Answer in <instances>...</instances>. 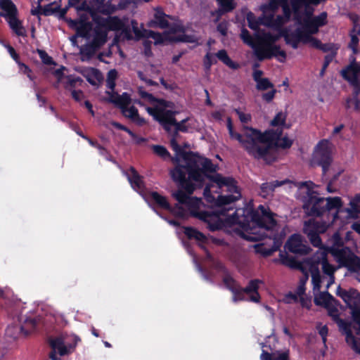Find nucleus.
<instances>
[{"mask_svg": "<svg viewBox=\"0 0 360 360\" xmlns=\"http://www.w3.org/2000/svg\"><path fill=\"white\" fill-rule=\"evenodd\" d=\"M332 224L330 221H319L316 219H309L305 221L303 226V233L307 235L311 244L316 248H321L322 240L321 233L326 231L328 226Z\"/></svg>", "mask_w": 360, "mask_h": 360, "instance_id": "nucleus-12", "label": "nucleus"}, {"mask_svg": "<svg viewBox=\"0 0 360 360\" xmlns=\"http://www.w3.org/2000/svg\"><path fill=\"white\" fill-rule=\"evenodd\" d=\"M288 182H290V181L288 179H285L283 181L276 180V181H274L271 182L263 183L260 186V193H259L262 196L265 198L267 195H269V194H271V193H273L276 188L283 186Z\"/></svg>", "mask_w": 360, "mask_h": 360, "instance_id": "nucleus-26", "label": "nucleus"}, {"mask_svg": "<svg viewBox=\"0 0 360 360\" xmlns=\"http://www.w3.org/2000/svg\"><path fill=\"white\" fill-rule=\"evenodd\" d=\"M235 112L238 115V118L242 123H248L251 120V116L249 114H245L239 109H235Z\"/></svg>", "mask_w": 360, "mask_h": 360, "instance_id": "nucleus-61", "label": "nucleus"}, {"mask_svg": "<svg viewBox=\"0 0 360 360\" xmlns=\"http://www.w3.org/2000/svg\"><path fill=\"white\" fill-rule=\"evenodd\" d=\"M333 160L332 144L326 139L321 140L314 148L311 160V164L321 167L322 169V176L325 177L333 162Z\"/></svg>", "mask_w": 360, "mask_h": 360, "instance_id": "nucleus-11", "label": "nucleus"}, {"mask_svg": "<svg viewBox=\"0 0 360 360\" xmlns=\"http://www.w3.org/2000/svg\"><path fill=\"white\" fill-rule=\"evenodd\" d=\"M312 21L317 25L319 28L327 23V13L326 12H323L317 16L311 18Z\"/></svg>", "mask_w": 360, "mask_h": 360, "instance_id": "nucleus-50", "label": "nucleus"}, {"mask_svg": "<svg viewBox=\"0 0 360 360\" xmlns=\"http://www.w3.org/2000/svg\"><path fill=\"white\" fill-rule=\"evenodd\" d=\"M199 167L200 170L202 172V175L200 178H197V179L193 180L198 182V185L200 186H204L205 181L207 179L212 182L211 176H213L214 175H209L207 174V172L212 173L215 172V166L211 160L208 158H200Z\"/></svg>", "mask_w": 360, "mask_h": 360, "instance_id": "nucleus-21", "label": "nucleus"}, {"mask_svg": "<svg viewBox=\"0 0 360 360\" xmlns=\"http://www.w3.org/2000/svg\"><path fill=\"white\" fill-rule=\"evenodd\" d=\"M321 264V259L316 262H312L310 263L309 270L311 275L320 274L319 264Z\"/></svg>", "mask_w": 360, "mask_h": 360, "instance_id": "nucleus-62", "label": "nucleus"}, {"mask_svg": "<svg viewBox=\"0 0 360 360\" xmlns=\"http://www.w3.org/2000/svg\"><path fill=\"white\" fill-rule=\"evenodd\" d=\"M82 83V78L75 75L65 76L63 82L64 87L70 91L75 90V88L80 86Z\"/></svg>", "mask_w": 360, "mask_h": 360, "instance_id": "nucleus-35", "label": "nucleus"}, {"mask_svg": "<svg viewBox=\"0 0 360 360\" xmlns=\"http://www.w3.org/2000/svg\"><path fill=\"white\" fill-rule=\"evenodd\" d=\"M216 57H217V58L224 64L233 70H237L240 68L239 64L233 61L229 56L226 51L224 49L219 50L216 53Z\"/></svg>", "mask_w": 360, "mask_h": 360, "instance_id": "nucleus-34", "label": "nucleus"}, {"mask_svg": "<svg viewBox=\"0 0 360 360\" xmlns=\"http://www.w3.org/2000/svg\"><path fill=\"white\" fill-rule=\"evenodd\" d=\"M68 5L78 12H85L84 18L70 19L68 23L77 30L78 36L86 38L93 46L99 47L106 41L108 30L121 31L124 38H133L127 18L100 16L99 14L108 15L116 11L112 0H69Z\"/></svg>", "mask_w": 360, "mask_h": 360, "instance_id": "nucleus-1", "label": "nucleus"}, {"mask_svg": "<svg viewBox=\"0 0 360 360\" xmlns=\"http://www.w3.org/2000/svg\"><path fill=\"white\" fill-rule=\"evenodd\" d=\"M226 125L231 139L237 140L249 155H250V153H253L252 145H251L250 141L251 139L248 136V134H250V131L245 129V131L243 135L235 131L233 129L232 120L230 117H227Z\"/></svg>", "mask_w": 360, "mask_h": 360, "instance_id": "nucleus-19", "label": "nucleus"}, {"mask_svg": "<svg viewBox=\"0 0 360 360\" xmlns=\"http://www.w3.org/2000/svg\"><path fill=\"white\" fill-rule=\"evenodd\" d=\"M38 53L40 58L44 64L51 65L53 63V60L51 57H50L46 51L42 50H38Z\"/></svg>", "mask_w": 360, "mask_h": 360, "instance_id": "nucleus-58", "label": "nucleus"}, {"mask_svg": "<svg viewBox=\"0 0 360 360\" xmlns=\"http://www.w3.org/2000/svg\"><path fill=\"white\" fill-rule=\"evenodd\" d=\"M127 179L132 188L141 194L143 191V183L141 177L134 168L130 169V174H127Z\"/></svg>", "mask_w": 360, "mask_h": 360, "instance_id": "nucleus-27", "label": "nucleus"}, {"mask_svg": "<svg viewBox=\"0 0 360 360\" xmlns=\"http://www.w3.org/2000/svg\"><path fill=\"white\" fill-rule=\"evenodd\" d=\"M73 340L74 344H70L63 335L51 339L49 343L52 352L49 354L50 359L51 360H60L61 356H64L73 350L79 339L75 336Z\"/></svg>", "mask_w": 360, "mask_h": 360, "instance_id": "nucleus-14", "label": "nucleus"}, {"mask_svg": "<svg viewBox=\"0 0 360 360\" xmlns=\"http://www.w3.org/2000/svg\"><path fill=\"white\" fill-rule=\"evenodd\" d=\"M109 95V97L104 98V100L120 108L124 116L131 119L139 125L145 123L144 119L139 116L138 110L134 106L129 107L131 103V98L128 93L124 92L120 95L117 92H111Z\"/></svg>", "mask_w": 360, "mask_h": 360, "instance_id": "nucleus-10", "label": "nucleus"}, {"mask_svg": "<svg viewBox=\"0 0 360 360\" xmlns=\"http://www.w3.org/2000/svg\"><path fill=\"white\" fill-rule=\"evenodd\" d=\"M340 49V45L338 44L335 43H326L323 44L321 42V46L320 47V50L322 51L323 53H336L338 54V51Z\"/></svg>", "mask_w": 360, "mask_h": 360, "instance_id": "nucleus-45", "label": "nucleus"}, {"mask_svg": "<svg viewBox=\"0 0 360 360\" xmlns=\"http://www.w3.org/2000/svg\"><path fill=\"white\" fill-rule=\"evenodd\" d=\"M279 256L281 263L288 266L290 264L289 263H290V262L292 260V257L289 256L287 254L280 253Z\"/></svg>", "mask_w": 360, "mask_h": 360, "instance_id": "nucleus-64", "label": "nucleus"}, {"mask_svg": "<svg viewBox=\"0 0 360 360\" xmlns=\"http://www.w3.org/2000/svg\"><path fill=\"white\" fill-rule=\"evenodd\" d=\"M333 254L340 266L346 267L349 271H355L356 267L359 266L360 257L348 247L337 249Z\"/></svg>", "mask_w": 360, "mask_h": 360, "instance_id": "nucleus-15", "label": "nucleus"}, {"mask_svg": "<svg viewBox=\"0 0 360 360\" xmlns=\"http://www.w3.org/2000/svg\"><path fill=\"white\" fill-rule=\"evenodd\" d=\"M338 304H330L328 307L325 309L328 311V314L330 316L334 321H338L339 319V311L337 308Z\"/></svg>", "mask_w": 360, "mask_h": 360, "instance_id": "nucleus-51", "label": "nucleus"}, {"mask_svg": "<svg viewBox=\"0 0 360 360\" xmlns=\"http://www.w3.org/2000/svg\"><path fill=\"white\" fill-rule=\"evenodd\" d=\"M64 70L65 68L62 67L61 68L56 70L53 72L54 75L57 77L58 79L57 84L55 85L56 88H58V83L63 82L65 80V76L63 75Z\"/></svg>", "mask_w": 360, "mask_h": 360, "instance_id": "nucleus-59", "label": "nucleus"}, {"mask_svg": "<svg viewBox=\"0 0 360 360\" xmlns=\"http://www.w3.org/2000/svg\"><path fill=\"white\" fill-rule=\"evenodd\" d=\"M20 326L11 325L7 327L6 335L13 339H15L20 333L24 335L29 334L34 329L37 325V321L32 317L23 316L20 320Z\"/></svg>", "mask_w": 360, "mask_h": 360, "instance_id": "nucleus-17", "label": "nucleus"}, {"mask_svg": "<svg viewBox=\"0 0 360 360\" xmlns=\"http://www.w3.org/2000/svg\"><path fill=\"white\" fill-rule=\"evenodd\" d=\"M11 29L18 35L26 36V30L22 25V22L18 19L17 15L6 19Z\"/></svg>", "mask_w": 360, "mask_h": 360, "instance_id": "nucleus-31", "label": "nucleus"}, {"mask_svg": "<svg viewBox=\"0 0 360 360\" xmlns=\"http://www.w3.org/2000/svg\"><path fill=\"white\" fill-rule=\"evenodd\" d=\"M276 92V89H272L271 91L262 94V98L263 101H264L265 102L270 103L274 98Z\"/></svg>", "mask_w": 360, "mask_h": 360, "instance_id": "nucleus-56", "label": "nucleus"}, {"mask_svg": "<svg viewBox=\"0 0 360 360\" xmlns=\"http://www.w3.org/2000/svg\"><path fill=\"white\" fill-rule=\"evenodd\" d=\"M180 128L174 130L172 132L168 133L169 136V145L172 149L175 152L174 157H172L167 149L160 145L152 146V149L154 153L158 156L160 157L163 160L169 159L174 164H175L174 168L170 169L169 174L171 179L178 186L180 184V146L179 145L178 133Z\"/></svg>", "mask_w": 360, "mask_h": 360, "instance_id": "nucleus-9", "label": "nucleus"}, {"mask_svg": "<svg viewBox=\"0 0 360 360\" xmlns=\"http://www.w3.org/2000/svg\"><path fill=\"white\" fill-rule=\"evenodd\" d=\"M240 35L243 41L253 49L255 55L259 61L274 57L276 58L280 63L285 61L286 52L281 50L279 45L276 44L280 38L279 35L273 34L269 32H262L255 33L252 36L245 28L241 30Z\"/></svg>", "mask_w": 360, "mask_h": 360, "instance_id": "nucleus-5", "label": "nucleus"}, {"mask_svg": "<svg viewBox=\"0 0 360 360\" xmlns=\"http://www.w3.org/2000/svg\"><path fill=\"white\" fill-rule=\"evenodd\" d=\"M244 129L250 131V134L248 135L253 148V153H250V156L257 160H263L269 165L274 162L277 157L273 149L275 142L279 141L283 135V128L268 129L264 132L247 126L244 127Z\"/></svg>", "mask_w": 360, "mask_h": 360, "instance_id": "nucleus-6", "label": "nucleus"}, {"mask_svg": "<svg viewBox=\"0 0 360 360\" xmlns=\"http://www.w3.org/2000/svg\"><path fill=\"white\" fill-rule=\"evenodd\" d=\"M274 360H290L289 349H286L285 351L277 350L274 352Z\"/></svg>", "mask_w": 360, "mask_h": 360, "instance_id": "nucleus-53", "label": "nucleus"}, {"mask_svg": "<svg viewBox=\"0 0 360 360\" xmlns=\"http://www.w3.org/2000/svg\"><path fill=\"white\" fill-rule=\"evenodd\" d=\"M255 248L257 253H259L264 257L271 256L275 251L277 250V248L276 247L269 248H266L264 244L256 245Z\"/></svg>", "mask_w": 360, "mask_h": 360, "instance_id": "nucleus-43", "label": "nucleus"}, {"mask_svg": "<svg viewBox=\"0 0 360 360\" xmlns=\"http://www.w3.org/2000/svg\"><path fill=\"white\" fill-rule=\"evenodd\" d=\"M345 332L346 342L351 345L352 348L359 354H360V340H358L353 335L349 326H345L344 328Z\"/></svg>", "mask_w": 360, "mask_h": 360, "instance_id": "nucleus-32", "label": "nucleus"}, {"mask_svg": "<svg viewBox=\"0 0 360 360\" xmlns=\"http://www.w3.org/2000/svg\"><path fill=\"white\" fill-rule=\"evenodd\" d=\"M198 43V38L193 34H186L185 30L181 25V43Z\"/></svg>", "mask_w": 360, "mask_h": 360, "instance_id": "nucleus-52", "label": "nucleus"}, {"mask_svg": "<svg viewBox=\"0 0 360 360\" xmlns=\"http://www.w3.org/2000/svg\"><path fill=\"white\" fill-rule=\"evenodd\" d=\"M139 94L151 103L153 106L147 107V112L161 124L166 131L171 133L180 128V123L175 117L179 114V111L174 108V104L172 102L155 99L152 94L142 90H139Z\"/></svg>", "mask_w": 360, "mask_h": 360, "instance_id": "nucleus-7", "label": "nucleus"}, {"mask_svg": "<svg viewBox=\"0 0 360 360\" xmlns=\"http://www.w3.org/2000/svg\"><path fill=\"white\" fill-rule=\"evenodd\" d=\"M256 88L259 91H265L268 89H273L274 84L269 81L268 78L265 77L257 83Z\"/></svg>", "mask_w": 360, "mask_h": 360, "instance_id": "nucleus-49", "label": "nucleus"}, {"mask_svg": "<svg viewBox=\"0 0 360 360\" xmlns=\"http://www.w3.org/2000/svg\"><path fill=\"white\" fill-rule=\"evenodd\" d=\"M360 33V26L359 30L356 33V28L353 27V29L349 32V36L351 37L350 41L349 43L348 47L352 49L354 54H356L358 53V44L359 42V39L357 36V34Z\"/></svg>", "mask_w": 360, "mask_h": 360, "instance_id": "nucleus-40", "label": "nucleus"}, {"mask_svg": "<svg viewBox=\"0 0 360 360\" xmlns=\"http://www.w3.org/2000/svg\"><path fill=\"white\" fill-rule=\"evenodd\" d=\"M59 8L60 5L58 4L57 0H54L44 7L42 13L45 15H50L56 13Z\"/></svg>", "mask_w": 360, "mask_h": 360, "instance_id": "nucleus-46", "label": "nucleus"}, {"mask_svg": "<svg viewBox=\"0 0 360 360\" xmlns=\"http://www.w3.org/2000/svg\"><path fill=\"white\" fill-rule=\"evenodd\" d=\"M311 276V281L314 285V290H319L321 283V274H313Z\"/></svg>", "mask_w": 360, "mask_h": 360, "instance_id": "nucleus-60", "label": "nucleus"}, {"mask_svg": "<svg viewBox=\"0 0 360 360\" xmlns=\"http://www.w3.org/2000/svg\"><path fill=\"white\" fill-rule=\"evenodd\" d=\"M223 282L226 287L231 292H233L234 289L239 286L237 282L231 276L224 277Z\"/></svg>", "mask_w": 360, "mask_h": 360, "instance_id": "nucleus-54", "label": "nucleus"}, {"mask_svg": "<svg viewBox=\"0 0 360 360\" xmlns=\"http://www.w3.org/2000/svg\"><path fill=\"white\" fill-rule=\"evenodd\" d=\"M117 78V72L115 70H110L107 75L106 78V86L108 90L105 91L106 96L109 97V94L115 91V81Z\"/></svg>", "mask_w": 360, "mask_h": 360, "instance_id": "nucleus-36", "label": "nucleus"}, {"mask_svg": "<svg viewBox=\"0 0 360 360\" xmlns=\"http://www.w3.org/2000/svg\"><path fill=\"white\" fill-rule=\"evenodd\" d=\"M292 145V141L290 139L288 136H284L282 139L281 138L279 141H277L274 143V146L281 148L282 149H288L290 148Z\"/></svg>", "mask_w": 360, "mask_h": 360, "instance_id": "nucleus-48", "label": "nucleus"}, {"mask_svg": "<svg viewBox=\"0 0 360 360\" xmlns=\"http://www.w3.org/2000/svg\"><path fill=\"white\" fill-rule=\"evenodd\" d=\"M349 208H346L345 211L348 214V217L351 219H357L360 214V193L356 194L349 202Z\"/></svg>", "mask_w": 360, "mask_h": 360, "instance_id": "nucleus-29", "label": "nucleus"}, {"mask_svg": "<svg viewBox=\"0 0 360 360\" xmlns=\"http://www.w3.org/2000/svg\"><path fill=\"white\" fill-rule=\"evenodd\" d=\"M0 8L4 11L0 15L6 19L18 15L17 8L11 0H0Z\"/></svg>", "mask_w": 360, "mask_h": 360, "instance_id": "nucleus-28", "label": "nucleus"}, {"mask_svg": "<svg viewBox=\"0 0 360 360\" xmlns=\"http://www.w3.org/2000/svg\"><path fill=\"white\" fill-rule=\"evenodd\" d=\"M232 293L233 295V301L235 302L247 300L245 297L246 292L244 291V288H241L240 285L234 289Z\"/></svg>", "mask_w": 360, "mask_h": 360, "instance_id": "nucleus-47", "label": "nucleus"}, {"mask_svg": "<svg viewBox=\"0 0 360 360\" xmlns=\"http://www.w3.org/2000/svg\"><path fill=\"white\" fill-rule=\"evenodd\" d=\"M285 246L289 252L300 255H307L311 251L307 244L303 243L302 237L299 234L292 235L288 240Z\"/></svg>", "mask_w": 360, "mask_h": 360, "instance_id": "nucleus-20", "label": "nucleus"}, {"mask_svg": "<svg viewBox=\"0 0 360 360\" xmlns=\"http://www.w3.org/2000/svg\"><path fill=\"white\" fill-rule=\"evenodd\" d=\"M328 333V328L326 325L323 326L319 328V334L321 335L323 344H326L327 335Z\"/></svg>", "mask_w": 360, "mask_h": 360, "instance_id": "nucleus-63", "label": "nucleus"}, {"mask_svg": "<svg viewBox=\"0 0 360 360\" xmlns=\"http://www.w3.org/2000/svg\"><path fill=\"white\" fill-rule=\"evenodd\" d=\"M321 264L323 274L328 276L334 275L335 268L328 262L326 255H323L321 259Z\"/></svg>", "mask_w": 360, "mask_h": 360, "instance_id": "nucleus-41", "label": "nucleus"}, {"mask_svg": "<svg viewBox=\"0 0 360 360\" xmlns=\"http://www.w3.org/2000/svg\"><path fill=\"white\" fill-rule=\"evenodd\" d=\"M262 283L259 279L250 280L248 285L244 288V291L247 295H250L249 300L258 303L260 300V295L258 292L259 284Z\"/></svg>", "mask_w": 360, "mask_h": 360, "instance_id": "nucleus-24", "label": "nucleus"}, {"mask_svg": "<svg viewBox=\"0 0 360 360\" xmlns=\"http://www.w3.org/2000/svg\"><path fill=\"white\" fill-rule=\"evenodd\" d=\"M247 18L248 27L251 30H255L256 31L255 33L265 32L264 30H259V22L257 20V19L255 18V15H254L253 13L249 12L247 14V18Z\"/></svg>", "mask_w": 360, "mask_h": 360, "instance_id": "nucleus-44", "label": "nucleus"}, {"mask_svg": "<svg viewBox=\"0 0 360 360\" xmlns=\"http://www.w3.org/2000/svg\"><path fill=\"white\" fill-rule=\"evenodd\" d=\"M204 186L198 185V182L186 179L185 174L181 171V205H184L187 199V195H191L197 188H201Z\"/></svg>", "mask_w": 360, "mask_h": 360, "instance_id": "nucleus-22", "label": "nucleus"}, {"mask_svg": "<svg viewBox=\"0 0 360 360\" xmlns=\"http://www.w3.org/2000/svg\"><path fill=\"white\" fill-rule=\"evenodd\" d=\"M310 34H315L319 32V27L310 18L304 20V27L302 28Z\"/></svg>", "mask_w": 360, "mask_h": 360, "instance_id": "nucleus-42", "label": "nucleus"}, {"mask_svg": "<svg viewBox=\"0 0 360 360\" xmlns=\"http://www.w3.org/2000/svg\"><path fill=\"white\" fill-rule=\"evenodd\" d=\"M295 186L299 189L305 188V195L302 197V208L308 216L321 217L326 214L333 224L339 218V212L342 207V200L340 197L323 198L314 191L316 185L311 181H298Z\"/></svg>", "mask_w": 360, "mask_h": 360, "instance_id": "nucleus-4", "label": "nucleus"}, {"mask_svg": "<svg viewBox=\"0 0 360 360\" xmlns=\"http://www.w3.org/2000/svg\"><path fill=\"white\" fill-rule=\"evenodd\" d=\"M287 118V114L282 111L278 112L273 120L271 121L270 124L272 127H278V128H289V125H286L285 121Z\"/></svg>", "mask_w": 360, "mask_h": 360, "instance_id": "nucleus-39", "label": "nucleus"}, {"mask_svg": "<svg viewBox=\"0 0 360 360\" xmlns=\"http://www.w3.org/2000/svg\"><path fill=\"white\" fill-rule=\"evenodd\" d=\"M314 302L316 306L328 307L330 304H339L340 302L328 291L320 292L314 297Z\"/></svg>", "mask_w": 360, "mask_h": 360, "instance_id": "nucleus-23", "label": "nucleus"}, {"mask_svg": "<svg viewBox=\"0 0 360 360\" xmlns=\"http://www.w3.org/2000/svg\"><path fill=\"white\" fill-rule=\"evenodd\" d=\"M150 26L152 27H160L162 29L169 27L167 32L161 34L154 31L146 32V37L154 39L155 44H161L165 41L176 42L180 41V26L178 21H176L172 17L166 15L160 8L155 11L154 18L150 22Z\"/></svg>", "mask_w": 360, "mask_h": 360, "instance_id": "nucleus-8", "label": "nucleus"}, {"mask_svg": "<svg viewBox=\"0 0 360 360\" xmlns=\"http://www.w3.org/2000/svg\"><path fill=\"white\" fill-rule=\"evenodd\" d=\"M217 61L214 58L212 54H211L210 53H207L205 55V58H204V65L207 70H209L210 68V67L212 66V65L215 63Z\"/></svg>", "mask_w": 360, "mask_h": 360, "instance_id": "nucleus-57", "label": "nucleus"}, {"mask_svg": "<svg viewBox=\"0 0 360 360\" xmlns=\"http://www.w3.org/2000/svg\"><path fill=\"white\" fill-rule=\"evenodd\" d=\"M360 73V63L356 61V58L352 57L350 63L341 71L342 77L347 81L355 89L356 94L360 92V81L358 74Z\"/></svg>", "mask_w": 360, "mask_h": 360, "instance_id": "nucleus-18", "label": "nucleus"}, {"mask_svg": "<svg viewBox=\"0 0 360 360\" xmlns=\"http://www.w3.org/2000/svg\"><path fill=\"white\" fill-rule=\"evenodd\" d=\"M348 299L345 298L344 302L349 308L356 306L360 300V293L356 289L351 288L347 291Z\"/></svg>", "mask_w": 360, "mask_h": 360, "instance_id": "nucleus-38", "label": "nucleus"}, {"mask_svg": "<svg viewBox=\"0 0 360 360\" xmlns=\"http://www.w3.org/2000/svg\"><path fill=\"white\" fill-rule=\"evenodd\" d=\"M345 332L346 342L351 345L352 348L359 354H360V340H358L353 335L349 326H345L344 328Z\"/></svg>", "mask_w": 360, "mask_h": 360, "instance_id": "nucleus-33", "label": "nucleus"}, {"mask_svg": "<svg viewBox=\"0 0 360 360\" xmlns=\"http://www.w3.org/2000/svg\"><path fill=\"white\" fill-rule=\"evenodd\" d=\"M299 34L300 42L304 44H308L311 41V39L312 38L311 34L304 31L302 28H299Z\"/></svg>", "mask_w": 360, "mask_h": 360, "instance_id": "nucleus-55", "label": "nucleus"}, {"mask_svg": "<svg viewBox=\"0 0 360 360\" xmlns=\"http://www.w3.org/2000/svg\"><path fill=\"white\" fill-rule=\"evenodd\" d=\"M184 204L187 205L190 215L202 221L210 231L238 225L242 231L252 233L255 226L270 231L277 224L274 217V214L268 207L263 205H259L257 209L255 210L251 203L245 204L243 207L236 208L232 216L221 219L220 214H224L226 210H202L201 206L203 202L200 198L187 197Z\"/></svg>", "mask_w": 360, "mask_h": 360, "instance_id": "nucleus-2", "label": "nucleus"}, {"mask_svg": "<svg viewBox=\"0 0 360 360\" xmlns=\"http://www.w3.org/2000/svg\"><path fill=\"white\" fill-rule=\"evenodd\" d=\"M200 158V156L193 152L184 150L183 146H181V160L184 161L186 164L188 178L190 179H197V178H200L202 175V172L200 170L199 167Z\"/></svg>", "mask_w": 360, "mask_h": 360, "instance_id": "nucleus-16", "label": "nucleus"}, {"mask_svg": "<svg viewBox=\"0 0 360 360\" xmlns=\"http://www.w3.org/2000/svg\"><path fill=\"white\" fill-rule=\"evenodd\" d=\"M212 182L205 183L203 195L206 202L216 207L212 211L225 210L220 214L221 219H225L233 214H229L233 208L231 205L241 198L237 181L232 177H225L220 174L211 176Z\"/></svg>", "mask_w": 360, "mask_h": 360, "instance_id": "nucleus-3", "label": "nucleus"}, {"mask_svg": "<svg viewBox=\"0 0 360 360\" xmlns=\"http://www.w3.org/2000/svg\"><path fill=\"white\" fill-rule=\"evenodd\" d=\"M184 229V233L188 237V239L192 240L194 239L198 242H201L202 243H206L207 242V236L199 231L195 228L193 227H183Z\"/></svg>", "mask_w": 360, "mask_h": 360, "instance_id": "nucleus-30", "label": "nucleus"}, {"mask_svg": "<svg viewBox=\"0 0 360 360\" xmlns=\"http://www.w3.org/2000/svg\"><path fill=\"white\" fill-rule=\"evenodd\" d=\"M217 1L219 6L217 12L219 15L229 13L235 8L234 0H217Z\"/></svg>", "mask_w": 360, "mask_h": 360, "instance_id": "nucleus-37", "label": "nucleus"}, {"mask_svg": "<svg viewBox=\"0 0 360 360\" xmlns=\"http://www.w3.org/2000/svg\"><path fill=\"white\" fill-rule=\"evenodd\" d=\"M176 191L172 193L173 198L176 200V206L174 208L170 207L166 198L160 195L158 193L152 192L150 194V196L151 199L160 207L171 212V214L174 217V219H166V220L170 225L178 227L180 223V207H179V204L180 203V185L179 186L176 185Z\"/></svg>", "mask_w": 360, "mask_h": 360, "instance_id": "nucleus-13", "label": "nucleus"}, {"mask_svg": "<svg viewBox=\"0 0 360 360\" xmlns=\"http://www.w3.org/2000/svg\"><path fill=\"white\" fill-rule=\"evenodd\" d=\"M278 35L283 37L285 44L291 46L292 49H297L298 48L300 43L299 28L291 32H288L287 30H282Z\"/></svg>", "mask_w": 360, "mask_h": 360, "instance_id": "nucleus-25", "label": "nucleus"}]
</instances>
